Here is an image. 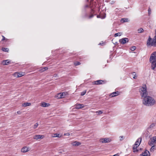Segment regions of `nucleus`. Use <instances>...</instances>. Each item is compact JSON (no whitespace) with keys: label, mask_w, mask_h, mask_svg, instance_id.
<instances>
[{"label":"nucleus","mask_w":156,"mask_h":156,"mask_svg":"<svg viewBox=\"0 0 156 156\" xmlns=\"http://www.w3.org/2000/svg\"><path fill=\"white\" fill-rule=\"evenodd\" d=\"M81 144V143L76 141L73 142L72 145L73 146H78Z\"/></svg>","instance_id":"18"},{"label":"nucleus","mask_w":156,"mask_h":156,"mask_svg":"<svg viewBox=\"0 0 156 156\" xmlns=\"http://www.w3.org/2000/svg\"><path fill=\"white\" fill-rule=\"evenodd\" d=\"M97 17L98 18H101V17H100V15H98L97 16Z\"/></svg>","instance_id":"43"},{"label":"nucleus","mask_w":156,"mask_h":156,"mask_svg":"<svg viewBox=\"0 0 156 156\" xmlns=\"http://www.w3.org/2000/svg\"><path fill=\"white\" fill-rule=\"evenodd\" d=\"M66 94L67 93L65 92L59 93L57 94V97L58 98H63L66 96Z\"/></svg>","instance_id":"6"},{"label":"nucleus","mask_w":156,"mask_h":156,"mask_svg":"<svg viewBox=\"0 0 156 156\" xmlns=\"http://www.w3.org/2000/svg\"><path fill=\"white\" fill-rule=\"evenodd\" d=\"M156 123H152L149 126V128L152 129L155 126Z\"/></svg>","instance_id":"23"},{"label":"nucleus","mask_w":156,"mask_h":156,"mask_svg":"<svg viewBox=\"0 0 156 156\" xmlns=\"http://www.w3.org/2000/svg\"><path fill=\"white\" fill-rule=\"evenodd\" d=\"M88 5H86V7H88Z\"/></svg>","instance_id":"46"},{"label":"nucleus","mask_w":156,"mask_h":156,"mask_svg":"<svg viewBox=\"0 0 156 156\" xmlns=\"http://www.w3.org/2000/svg\"><path fill=\"white\" fill-rule=\"evenodd\" d=\"M2 50L3 51L8 52L9 50V49L8 48H3L2 49Z\"/></svg>","instance_id":"25"},{"label":"nucleus","mask_w":156,"mask_h":156,"mask_svg":"<svg viewBox=\"0 0 156 156\" xmlns=\"http://www.w3.org/2000/svg\"><path fill=\"white\" fill-rule=\"evenodd\" d=\"M121 34H122V33H121V32H118V33H115L114 34V36L115 37H116L117 36H119L121 35Z\"/></svg>","instance_id":"28"},{"label":"nucleus","mask_w":156,"mask_h":156,"mask_svg":"<svg viewBox=\"0 0 156 156\" xmlns=\"http://www.w3.org/2000/svg\"><path fill=\"white\" fill-rule=\"evenodd\" d=\"M139 92L142 98H144L147 96L148 93L147 88L145 85L140 88Z\"/></svg>","instance_id":"4"},{"label":"nucleus","mask_w":156,"mask_h":156,"mask_svg":"<svg viewBox=\"0 0 156 156\" xmlns=\"http://www.w3.org/2000/svg\"><path fill=\"white\" fill-rule=\"evenodd\" d=\"M48 69V68L47 67H44L43 69H42V71H44L45 70H47Z\"/></svg>","instance_id":"36"},{"label":"nucleus","mask_w":156,"mask_h":156,"mask_svg":"<svg viewBox=\"0 0 156 156\" xmlns=\"http://www.w3.org/2000/svg\"><path fill=\"white\" fill-rule=\"evenodd\" d=\"M96 113H98V114H101L103 113V112L101 110H99L96 112Z\"/></svg>","instance_id":"30"},{"label":"nucleus","mask_w":156,"mask_h":156,"mask_svg":"<svg viewBox=\"0 0 156 156\" xmlns=\"http://www.w3.org/2000/svg\"><path fill=\"white\" fill-rule=\"evenodd\" d=\"M141 141V138H139L137 140L134 145H136V146H139L140 144Z\"/></svg>","instance_id":"13"},{"label":"nucleus","mask_w":156,"mask_h":156,"mask_svg":"<svg viewBox=\"0 0 156 156\" xmlns=\"http://www.w3.org/2000/svg\"><path fill=\"white\" fill-rule=\"evenodd\" d=\"M94 12V11L93 10V9H91V13L92 14V13H93Z\"/></svg>","instance_id":"42"},{"label":"nucleus","mask_w":156,"mask_h":156,"mask_svg":"<svg viewBox=\"0 0 156 156\" xmlns=\"http://www.w3.org/2000/svg\"><path fill=\"white\" fill-rule=\"evenodd\" d=\"M143 105L147 106H152L154 105L156 103L155 100L151 97L147 96L142 100Z\"/></svg>","instance_id":"1"},{"label":"nucleus","mask_w":156,"mask_h":156,"mask_svg":"<svg viewBox=\"0 0 156 156\" xmlns=\"http://www.w3.org/2000/svg\"><path fill=\"white\" fill-rule=\"evenodd\" d=\"M93 16H94V15L93 14H92L91 15H90V16H89V18H90L93 17Z\"/></svg>","instance_id":"38"},{"label":"nucleus","mask_w":156,"mask_h":156,"mask_svg":"<svg viewBox=\"0 0 156 156\" xmlns=\"http://www.w3.org/2000/svg\"><path fill=\"white\" fill-rule=\"evenodd\" d=\"M151 146V147L150 149V151L151 152H153L154 151V150L155 149V145H153L152 146Z\"/></svg>","instance_id":"26"},{"label":"nucleus","mask_w":156,"mask_h":156,"mask_svg":"<svg viewBox=\"0 0 156 156\" xmlns=\"http://www.w3.org/2000/svg\"><path fill=\"white\" fill-rule=\"evenodd\" d=\"M103 43H100L99 44L102 45H103Z\"/></svg>","instance_id":"44"},{"label":"nucleus","mask_w":156,"mask_h":156,"mask_svg":"<svg viewBox=\"0 0 156 156\" xmlns=\"http://www.w3.org/2000/svg\"><path fill=\"white\" fill-rule=\"evenodd\" d=\"M80 63L79 62H76L74 63V64L75 66H78L80 65Z\"/></svg>","instance_id":"35"},{"label":"nucleus","mask_w":156,"mask_h":156,"mask_svg":"<svg viewBox=\"0 0 156 156\" xmlns=\"http://www.w3.org/2000/svg\"><path fill=\"white\" fill-rule=\"evenodd\" d=\"M70 135L69 133H66V134L65 133L64 134L65 135H67V136H69Z\"/></svg>","instance_id":"41"},{"label":"nucleus","mask_w":156,"mask_h":156,"mask_svg":"<svg viewBox=\"0 0 156 156\" xmlns=\"http://www.w3.org/2000/svg\"><path fill=\"white\" fill-rule=\"evenodd\" d=\"M150 61L151 63L152 69L154 70L156 66V51H154L151 54L150 58Z\"/></svg>","instance_id":"3"},{"label":"nucleus","mask_w":156,"mask_h":156,"mask_svg":"<svg viewBox=\"0 0 156 156\" xmlns=\"http://www.w3.org/2000/svg\"><path fill=\"white\" fill-rule=\"evenodd\" d=\"M84 107V105L83 104H78L75 105V108L77 109L82 108Z\"/></svg>","instance_id":"12"},{"label":"nucleus","mask_w":156,"mask_h":156,"mask_svg":"<svg viewBox=\"0 0 156 156\" xmlns=\"http://www.w3.org/2000/svg\"><path fill=\"white\" fill-rule=\"evenodd\" d=\"M94 84L96 85L102 84L105 83V82L104 80H98L94 82Z\"/></svg>","instance_id":"7"},{"label":"nucleus","mask_w":156,"mask_h":156,"mask_svg":"<svg viewBox=\"0 0 156 156\" xmlns=\"http://www.w3.org/2000/svg\"><path fill=\"white\" fill-rule=\"evenodd\" d=\"M29 151V148L27 147H23L21 149V151L23 152H26Z\"/></svg>","instance_id":"17"},{"label":"nucleus","mask_w":156,"mask_h":156,"mask_svg":"<svg viewBox=\"0 0 156 156\" xmlns=\"http://www.w3.org/2000/svg\"><path fill=\"white\" fill-rule=\"evenodd\" d=\"M86 90H84L81 92V96H83L86 93Z\"/></svg>","instance_id":"33"},{"label":"nucleus","mask_w":156,"mask_h":156,"mask_svg":"<svg viewBox=\"0 0 156 156\" xmlns=\"http://www.w3.org/2000/svg\"><path fill=\"white\" fill-rule=\"evenodd\" d=\"M130 76L133 77V78L134 79H136L137 78V76L136 75V74L135 72L132 73L131 74Z\"/></svg>","instance_id":"19"},{"label":"nucleus","mask_w":156,"mask_h":156,"mask_svg":"<svg viewBox=\"0 0 156 156\" xmlns=\"http://www.w3.org/2000/svg\"><path fill=\"white\" fill-rule=\"evenodd\" d=\"M38 126V124L37 123H36L34 126L33 128L34 129H35L37 128Z\"/></svg>","instance_id":"34"},{"label":"nucleus","mask_w":156,"mask_h":156,"mask_svg":"<svg viewBox=\"0 0 156 156\" xmlns=\"http://www.w3.org/2000/svg\"><path fill=\"white\" fill-rule=\"evenodd\" d=\"M2 37H3V38L2 39V41H3L5 39V38L3 36H2Z\"/></svg>","instance_id":"39"},{"label":"nucleus","mask_w":156,"mask_h":156,"mask_svg":"<svg viewBox=\"0 0 156 156\" xmlns=\"http://www.w3.org/2000/svg\"><path fill=\"white\" fill-rule=\"evenodd\" d=\"M122 20L124 22H128L129 21V20L128 18H122Z\"/></svg>","instance_id":"29"},{"label":"nucleus","mask_w":156,"mask_h":156,"mask_svg":"<svg viewBox=\"0 0 156 156\" xmlns=\"http://www.w3.org/2000/svg\"><path fill=\"white\" fill-rule=\"evenodd\" d=\"M101 140H102L101 141V142L102 143H109L110 142L111 140L109 138H105L102 139Z\"/></svg>","instance_id":"11"},{"label":"nucleus","mask_w":156,"mask_h":156,"mask_svg":"<svg viewBox=\"0 0 156 156\" xmlns=\"http://www.w3.org/2000/svg\"><path fill=\"white\" fill-rule=\"evenodd\" d=\"M2 64L3 65H7L8 64L10 63V61L9 60H3L2 62Z\"/></svg>","instance_id":"15"},{"label":"nucleus","mask_w":156,"mask_h":156,"mask_svg":"<svg viewBox=\"0 0 156 156\" xmlns=\"http://www.w3.org/2000/svg\"><path fill=\"white\" fill-rule=\"evenodd\" d=\"M150 140L148 143V145L150 146L155 145L156 144V136L153 137Z\"/></svg>","instance_id":"5"},{"label":"nucleus","mask_w":156,"mask_h":156,"mask_svg":"<svg viewBox=\"0 0 156 156\" xmlns=\"http://www.w3.org/2000/svg\"><path fill=\"white\" fill-rule=\"evenodd\" d=\"M138 147V146H136L134 144L133 145V152H135L138 151V150L137 149V148Z\"/></svg>","instance_id":"20"},{"label":"nucleus","mask_w":156,"mask_h":156,"mask_svg":"<svg viewBox=\"0 0 156 156\" xmlns=\"http://www.w3.org/2000/svg\"><path fill=\"white\" fill-rule=\"evenodd\" d=\"M119 94L120 93L118 91L114 92L110 94L109 96L111 98H112L118 96Z\"/></svg>","instance_id":"9"},{"label":"nucleus","mask_w":156,"mask_h":156,"mask_svg":"<svg viewBox=\"0 0 156 156\" xmlns=\"http://www.w3.org/2000/svg\"><path fill=\"white\" fill-rule=\"evenodd\" d=\"M44 137V135H37L34 136L33 139L35 140H38L39 139H42Z\"/></svg>","instance_id":"10"},{"label":"nucleus","mask_w":156,"mask_h":156,"mask_svg":"<svg viewBox=\"0 0 156 156\" xmlns=\"http://www.w3.org/2000/svg\"><path fill=\"white\" fill-rule=\"evenodd\" d=\"M136 48V47L133 46L130 48V49L131 51H133L135 50Z\"/></svg>","instance_id":"31"},{"label":"nucleus","mask_w":156,"mask_h":156,"mask_svg":"<svg viewBox=\"0 0 156 156\" xmlns=\"http://www.w3.org/2000/svg\"><path fill=\"white\" fill-rule=\"evenodd\" d=\"M148 14L149 15L151 14V10L150 8H149L148 9Z\"/></svg>","instance_id":"37"},{"label":"nucleus","mask_w":156,"mask_h":156,"mask_svg":"<svg viewBox=\"0 0 156 156\" xmlns=\"http://www.w3.org/2000/svg\"><path fill=\"white\" fill-rule=\"evenodd\" d=\"M61 136H60V134L57 133H56L54 134V136H53V137H60Z\"/></svg>","instance_id":"24"},{"label":"nucleus","mask_w":156,"mask_h":156,"mask_svg":"<svg viewBox=\"0 0 156 156\" xmlns=\"http://www.w3.org/2000/svg\"><path fill=\"white\" fill-rule=\"evenodd\" d=\"M14 74L15 76L17 77H20L23 75L21 73H16Z\"/></svg>","instance_id":"21"},{"label":"nucleus","mask_w":156,"mask_h":156,"mask_svg":"<svg viewBox=\"0 0 156 156\" xmlns=\"http://www.w3.org/2000/svg\"><path fill=\"white\" fill-rule=\"evenodd\" d=\"M31 104L30 103L26 102L23 104L22 106L23 107H26L30 105Z\"/></svg>","instance_id":"22"},{"label":"nucleus","mask_w":156,"mask_h":156,"mask_svg":"<svg viewBox=\"0 0 156 156\" xmlns=\"http://www.w3.org/2000/svg\"><path fill=\"white\" fill-rule=\"evenodd\" d=\"M119 138L120 139V140L122 141L124 139V137L123 136H120Z\"/></svg>","instance_id":"32"},{"label":"nucleus","mask_w":156,"mask_h":156,"mask_svg":"<svg viewBox=\"0 0 156 156\" xmlns=\"http://www.w3.org/2000/svg\"><path fill=\"white\" fill-rule=\"evenodd\" d=\"M50 104L45 102H43L41 103V106L43 107H47L50 106Z\"/></svg>","instance_id":"16"},{"label":"nucleus","mask_w":156,"mask_h":156,"mask_svg":"<svg viewBox=\"0 0 156 156\" xmlns=\"http://www.w3.org/2000/svg\"><path fill=\"white\" fill-rule=\"evenodd\" d=\"M155 35L153 39L149 36L146 42V44L147 47H156V29L155 30Z\"/></svg>","instance_id":"2"},{"label":"nucleus","mask_w":156,"mask_h":156,"mask_svg":"<svg viewBox=\"0 0 156 156\" xmlns=\"http://www.w3.org/2000/svg\"><path fill=\"white\" fill-rule=\"evenodd\" d=\"M138 33H141L144 32V29L142 28H140L138 30Z\"/></svg>","instance_id":"27"},{"label":"nucleus","mask_w":156,"mask_h":156,"mask_svg":"<svg viewBox=\"0 0 156 156\" xmlns=\"http://www.w3.org/2000/svg\"><path fill=\"white\" fill-rule=\"evenodd\" d=\"M129 41V39L127 38H124L120 39L119 42L122 44H124Z\"/></svg>","instance_id":"8"},{"label":"nucleus","mask_w":156,"mask_h":156,"mask_svg":"<svg viewBox=\"0 0 156 156\" xmlns=\"http://www.w3.org/2000/svg\"><path fill=\"white\" fill-rule=\"evenodd\" d=\"M140 155L144 156H150V154L149 151L146 150L144 152L142 153V154Z\"/></svg>","instance_id":"14"},{"label":"nucleus","mask_w":156,"mask_h":156,"mask_svg":"<svg viewBox=\"0 0 156 156\" xmlns=\"http://www.w3.org/2000/svg\"><path fill=\"white\" fill-rule=\"evenodd\" d=\"M113 3H114V2H113V1H112V3H111V4H113Z\"/></svg>","instance_id":"45"},{"label":"nucleus","mask_w":156,"mask_h":156,"mask_svg":"<svg viewBox=\"0 0 156 156\" xmlns=\"http://www.w3.org/2000/svg\"><path fill=\"white\" fill-rule=\"evenodd\" d=\"M17 113L19 114H20L21 113L20 111H18L17 112Z\"/></svg>","instance_id":"40"}]
</instances>
